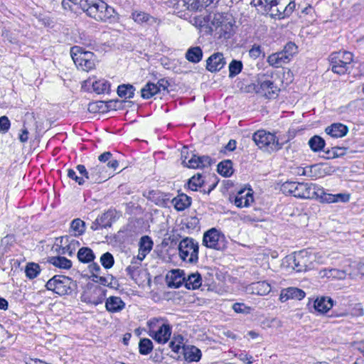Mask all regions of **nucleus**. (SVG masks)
<instances>
[{
  "label": "nucleus",
  "instance_id": "43",
  "mask_svg": "<svg viewBox=\"0 0 364 364\" xmlns=\"http://www.w3.org/2000/svg\"><path fill=\"white\" fill-rule=\"evenodd\" d=\"M204 181L203 179V176L200 173H198L193 176H192L188 182V187L193 191H198V188L201 187L203 184Z\"/></svg>",
  "mask_w": 364,
  "mask_h": 364
},
{
  "label": "nucleus",
  "instance_id": "24",
  "mask_svg": "<svg viewBox=\"0 0 364 364\" xmlns=\"http://www.w3.org/2000/svg\"><path fill=\"white\" fill-rule=\"evenodd\" d=\"M333 306V300L331 297L322 296L317 298L314 304L315 310L320 314L327 313Z\"/></svg>",
  "mask_w": 364,
  "mask_h": 364
},
{
  "label": "nucleus",
  "instance_id": "18",
  "mask_svg": "<svg viewBox=\"0 0 364 364\" xmlns=\"http://www.w3.org/2000/svg\"><path fill=\"white\" fill-rule=\"evenodd\" d=\"M60 250L58 252L62 255L73 256L76 249L80 246V242L68 235L63 236L60 240Z\"/></svg>",
  "mask_w": 364,
  "mask_h": 364
},
{
  "label": "nucleus",
  "instance_id": "33",
  "mask_svg": "<svg viewBox=\"0 0 364 364\" xmlns=\"http://www.w3.org/2000/svg\"><path fill=\"white\" fill-rule=\"evenodd\" d=\"M85 231V223L80 218L74 219L70 223V232L77 237L82 235Z\"/></svg>",
  "mask_w": 364,
  "mask_h": 364
},
{
  "label": "nucleus",
  "instance_id": "20",
  "mask_svg": "<svg viewBox=\"0 0 364 364\" xmlns=\"http://www.w3.org/2000/svg\"><path fill=\"white\" fill-rule=\"evenodd\" d=\"M153 245V240L149 236H142L139 243V254L137 256V259L140 262L143 261L146 256L152 250Z\"/></svg>",
  "mask_w": 364,
  "mask_h": 364
},
{
  "label": "nucleus",
  "instance_id": "44",
  "mask_svg": "<svg viewBox=\"0 0 364 364\" xmlns=\"http://www.w3.org/2000/svg\"><path fill=\"white\" fill-rule=\"evenodd\" d=\"M324 274L323 276H326L328 278H333L337 279H344L346 277V272L344 270H340L338 269H323Z\"/></svg>",
  "mask_w": 364,
  "mask_h": 364
},
{
  "label": "nucleus",
  "instance_id": "32",
  "mask_svg": "<svg viewBox=\"0 0 364 364\" xmlns=\"http://www.w3.org/2000/svg\"><path fill=\"white\" fill-rule=\"evenodd\" d=\"M77 257L78 260L82 263H90L95 258L93 251L87 247L80 248Z\"/></svg>",
  "mask_w": 364,
  "mask_h": 364
},
{
  "label": "nucleus",
  "instance_id": "7",
  "mask_svg": "<svg viewBox=\"0 0 364 364\" xmlns=\"http://www.w3.org/2000/svg\"><path fill=\"white\" fill-rule=\"evenodd\" d=\"M180 258L189 264H196L198 261L199 245L192 237H186L178 244Z\"/></svg>",
  "mask_w": 364,
  "mask_h": 364
},
{
  "label": "nucleus",
  "instance_id": "55",
  "mask_svg": "<svg viewBox=\"0 0 364 364\" xmlns=\"http://www.w3.org/2000/svg\"><path fill=\"white\" fill-rule=\"evenodd\" d=\"M282 50L292 58L294 54L297 52V46L294 43L289 42L285 45Z\"/></svg>",
  "mask_w": 364,
  "mask_h": 364
},
{
  "label": "nucleus",
  "instance_id": "28",
  "mask_svg": "<svg viewBox=\"0 0 364 364\" xmlns=\"http://www.w3.org/2000/svg\"><path fill=\"white\" fill-rule=\"evenodd\" d=\"M219 38L229 39L233 35V25L227 21L221 22L215 29Z\"/></svg>",
  "mask_w": 364,
  "mask_h": 364
},
{
  "label": "nucleus",
  "instance_id": "52",
  "mask_svg": "<svg viewBox=\"0 0 364 364\" xmlns=\"http://www.w3.org/2000/svg\"><path fill=\"white\" fill-rule=\"evenodd\" d=\"M191 154H194L192 152H188V149L184 146L181 151V159L182 161V164L184 166H186L188 168H189V164H190L189 161L191 160Z\"/></svg>",
  "mask_w": 364,
  "mask_h": 364
},
{
  "label": "nucleus",
  "instance_id": "10",
  "mask_svg": "<svg viewBox=\"0 0 364 364\" xmlns=\"http://www.w3.org/2000/svg\"><path fill=\"white\" fill-rule=\"evenodd\" d=\"M252 139L259 149H264L268 152L278 151L282 147L274 134L264 130H258L255 132Z\"/></svg>",
  "mask_w": 364,
  "mask_h": 364
},
{
  "label": "nucleus",
  "instance_id": "25",
  "mask_svg": "<svg viewBox=\"0 0 364 364\" xmlns=\"http://www.w3.org/2000/svg\"><path fill=\"white\" fill-rule=\"evenodd\" d=\"M191 155L190 168H203L209 166L211 164V159L208 156Z\"/></svg>",
  "mask_w": 364,
  "mask_h": 364
},
{
  "label": "nucleus",
  "instance_id": "64",
  "mask_svg": "<svg viewBox=\"0 0 364 364\" xmlns=\"http://www.w3.org/2000/svg\"><path fill=\"white\" fill-rule=\"evenodd\" d=\"M237 357L240 359V360L247 364H252L254 362L253 357L247 354L241 353L237 355Z\"/></svg>",
  "mask_w": 364,
  "mask_h": 364
},
{
  "label": "nucleus",
  "instance_id": "14",
  "mask_svg": "<svg viewBox=\"0 0 364 364\" xmlns=\"http://www.w3.org/2000/svg\"><path fill=\"white\" fill-rule=\"evenodd\" d=\"M90 183H101L113 176L112 173H109L105 165L97 164L90 168Z\"/></svg>",
  "mask_w": 364,
  "mask_h": 364
},
{
  "label": "nucleus",
  "instance_id": "2",
  "mask_svg": "<svg viewBox=\"0 0 364 364\" xmlns=\"http://www.w3.org/2000/svg\"><path fill=\"white\" fill-rule=\"evenodd\" d=\"M80 7L90 17L97 21L113 23L117 21L114 8L102 0H76Z\"/></svg>",
  "mask_w": 364,
  "mask_h": 364
},
{
  "label": "nucleus",
  "instance_id": "17",
  "mask_svg": "<svg viewBox=\"0 0 364 364\" xmlns=\"http://www.w3.org/2000/svg\"><path fill=\"white\" fill-rule=\"evenodd\" d=\"M226 64L222 53H214L206 60V69L210 73L219 72Z\"/></svg>",
  "mask_w": 364,
  "mask_h": 364
},
{
  "label": "nucleus",
  "instance_id": "38",
  "mask_svg": "<svg viewBox=\"0 0 364 364\" xmlns=\"http://www.w3.org/2000/svg\"><path fill=\"white\" fill-rule=\"evenodd\" d=\"M157 93L159 88L152 82H147L141 90V96L144 99H149Z\"/></svg>",
  "mask_w": 364,
  "mask_h": 364
},
{
  "label": "nucleus",
  "instance_id": "51",
  "mask_svg": "<svg viewBox=\"0 0 364 364\" xmlns=\"http://www.w3.org/2000/svg\"><path fill=\"white\" fill-rule=\"evenodd\" d=\"M136 259H135L134 257L132 260V264L129 265L125 269L127 275L129 276L131 278H134L136 270L139 268V265L141 264L140 261L136 264Z\"/></svg>",
  "mask_w": 364,
  "mask_h": 364
},
{
  "label": "nucleus",
  "instance_id": "26",
  "mask_svg": "<svg viewBox=\"0 0 364 364\" xmlns=\"http://www.w3.org/2000/svg\"><path fill=\"white\" fill-rule=\"evenodd\" d=\"M183 351L185 360L189 363L198 362L201 358L200 350L194 346H183Z\"/></svg>",
  "mask_w": 364,
  "mask_h": 364
},
{
  "label": "nucleus",
  "instance_id": "46",
  "mask_svg": "<svg viewBox=\"0 0 364 364\" xmlns=\"http://www.w3.org/2000/svg\"><path fill=\"white\" fill-rule=\"evenodd\" d=\"M41 268L38 264L28 263L25 269L26 275L30 279L36 278L40 273Z\"/></svg>",
  "mask_w": 364,
  "mask_h": 364
},
{
  "label": "nucleus",
  "instance_id": "60",
  "mask_svg": "<svg viewBox=\"0 0 364 364\" xmlns=\"http://www.w3.org/2000/svg\"><path fill=\"white\" fill-rule=\"evenodd\" d=\"M339 150H341V149L339 147H337V146L333 147V148H331V149H328L327 151H325V154H326L325 158L326 159H334V158L339 156L340 155L342 154H339L338 152V151H339Z\"/></svg>",
  "mask_w": 364,
  "mask_h": 364
},
{
  "label": "nucleus",
  "instance_id": "39",
  "mask_svg": "<svg viewBox=\"0 0 364 364\" xmlns=\"http://www.w3.org/2000/svg\"><path fill=\"white\" fill-rule=\"evenodd\" d=\"M232 164L230 160H224L218 165V172L224 177H229L232 173Z\"/></svg>",
  "mask_w": 364,
  "mask_h": 364
},
{
  "label": "nucleus",
  "instance_id": "45",
  "mask_svg": "<svg viewBox=\"0 0 364 364\" xmlns=\"http://www.w3.org/2000/svg\"><path fill=\"white\" fill-rule=\"evenodd\" d=\"M153 343L149 338H142L139 343V350L141 355H148L153 350Z\"/></svg>",
  "mask_w": 364,
  "mask_h": 364
},
{
  "label": "nucleus",
  "instance_id": "58",
  "mask_svg": "<svg viewBox=\"0 0 364 364\" xmlns=\"http://www.w3.org/2000/svg\"><path fill=\"white\" fill-rule=\"evenodd\" d=\"M261 53V46L256 44H254L249 50V55L253 59H257V58H259Z\"/></svg>",
  "mask_w": 364,
  "mask_h": 364
},
{
  "label": "nucleus",
  "instance_id": "9",
  "mask_svg": "<svg viewBox=\"0 0 364 364\" xmlns=\"http://www.w3.org/2000/svg\"><path fill=\"white\" fill-rule=\"evenodd\" d=\"M329 62L334 73L343 75L348 71L353 62V54L348 51L334 52L330 55Z\"/></svg>",
  "mask_w": 364,
  "mask_h": 364
},
{
  "label": "nucleus",
  "instance_id": "47",
  "mask_svg": "<svg viewBox=\"0 0 364 364\" xmlns=\"http://www.w3.org/2000/svg\"><path fill=\"white\" fill-rule=\"evenodd\" d=\"M100 262L105 269H110L114 265V259L110 252H107L101 256Z\"/></svg>",
  "mask_w": 364,
  "mask_h": 364
},
{
  "label": "nucleus",
  "instance_id": "36",
  "mask_svg": "<svg viewBox=\"0 0 364 364\" xmlns=\"http://www.w3.org/2000/svg\"><path fill=\"white\" fill-rule=\"evenodd\" d=\"M308 144L313 151L318 152L323 149L326 142L320 136L314 135L310 138Z\"/></svg>",
  "mask_w": 364,
  "mask_h": 364
},
{
  "label": "nucleus",
  "instance_id": "6",
  "mask_svg": "<svg viewBox=\"0 0 364 364\" xmlns=\"http://www.w3.org/2000/svg\"><path fill=\"white\" fill-rule=\"evenodd\" d=\"M211 0H176L173 5L174 13L180 18L187 19L191 12L201 11L209 6Z\"/></svg>",
  "mask_w": 364,
  "mask_h": 364
},
{
  "label": "nucleus",
  "instance_id": "1",
  "mask_svg": "<svg viewBox=\"0 0 364 364\" xmlns=\"http://www.w3.org/2000/svg\"><path fill=\"white\" fill-rule=\"evenodd\" d=\"M250 4L258 7L271 18L277 19L290 16L296 8L294 0H252Z\"/></svg>",
  "mask_w": 364,
  "mask_h": 364
},
{
  "label": "nucleus",
  "instance_id": "48",
  "mask_svg": "<svg viewBox=\"0 0 364 364\" xmlns=\"http://www.w3.org/2000/svg\"><path fill=\"white\" fill-rule=\"evenodd\" d=\"M255 289L257 290V294L259 295H267L271 291L270 284L265 282H259L255 284Z\"/></svg>",
  "mask_w": 364,
  "mask_h": 364
},
{
  "label": "nucleus",
  "instance_id": "5",
  "mask_svg": "<svg viewBox=\"0 0 364 364\" xmlns=\"http://www.w3.org/2000/svg\"><path fill=\"white\" fill-rule=\"evenodd\" d=\"M149 336L159 343H166L171 335V326L163 318H153L148 323Z\"/></svg>",
  "mask_w": 364,
  "mask_h": 364
},
{
  "label": "nucleus",
  "instance_id": "34",
  "mask_svg": "<svg viewBox=\"0 0 364 364\" xmlns=\"http://www.w3.org/2000/svg\"><path fill=\"white\" fill-rule=\"evenodd\" d=\"M48 261L55 267L60 269H68L72 267V262L61 256L50 257L48 258Z\"/></svg>",
  "mask_w": 364,
  "mask_h": 364
},
{
  "label": "nucleus",
  "instance_id": "50",
  "mask_svg": "<svg viewBox=\"0 0 364 364\" xmlns=\"http://www.w3.org/2000/svg\"><path fill=\"white\" fill-rule=\"evenodd\" d=\"M267 61L269 65L274 68H280L283 65L280 60L279 53H277V52L269 55Z\"/></svg>",
  "mask_w": 364,
  "mask_h": 364
},
{
  "label": "nucleus",
  "instance_id": "31",
  "mask_svg": "<svg viewBox=\"0 0 364 364\" xmlns=\"http://www.w3.org/2000/svg\"><path fill=\"white\" fill-rule=\"evenodd\" d=\"M98 160L102 163H107L105 166L108 169L115 171L119 166V161L113 158L112 154L109 151H105L98 156Z\"/></svg>",
  "mask_w": 364,
  "mask_h": 364
},
{
  "label": "nucleus",
  "instance_id": "29",
  "mask_svg": "<svg viewBox=\"0 0 364 364\" xmlns=\"http://www.w3.org/2000/svg\"><path fill=\"white\" fill-rule=\"evenodd\" d=\"M185 287L188 289H198L202 284V278L198 272L192 273L184 278Z\"/></svg>",
  "mask_w": 364,
  "mask_h": 364
},
{
  "label": "nucleus",
  "instance_id": "21",
  "mask_svg": "<svg viewBox=\"0 0 364 364\" xmlns=\"http://www.w3.org/2000/svg\"><path fill=\"white\" fill-rule=\"evenodd\" d=\"M306 293L303 290L296 287H289L282 291L280 294V300L282 302H284L289 299L301 300L304 299Z\"/></svg>",
  "mask_w": 364,
  "mask_h": 364
},
{
  "label": "nucleus",
  "instance_id": "40",
  "mask_svg": "<svg viewBox=\"0 0 364 364\" xmlns=\"http://www.w3.org/2000/svg\"><path fill=\"white\" fill-rule=\"evenodd\" d=\"M93 90L97 94L108 92L110 84L105 79L95 80L92 83Z\"/></svg>",
  "mask_w": 364,
  "mask_h": 364
},
{
  "label": "nucleus",
  "instance_id": "22",
  "mask_svg": "<svg viewBox=\"0 0 364 364\" xmlns=\"http://www.w3.org/2000/svg\"><path fill=\"white\" fill-rule=\"evenodd\" d=\"M125 307V303L119 296H111L106 299L105 309L110 313H118Z\"/></svg>",
  "mask_w": 364,
  "mask_h": 364
},
{
  "label": "nucleus",
  "instance_id": "3",
  "mask_svg": "<svg viewBox=\"0 0 364 364\" xmlns=\"http://www.w3.org/2000/svg\"><path fill=\"white\" fill-rule=\"evenodd\" d=\"M46 287L48 290L52 291L60 296H64L71 294L75 291L77 284L70 277L57 274L47 282Z\"/></svg>",
  "mask_w": 364,
  "mask_h": 364
},
{
  "label": "nucleus",
  "instance_id": "57",
  "mask_svg": "<svg viewBox=\"0 0 364 364\" xmlns=\"http://www.w3.org/2000/svg\"><path fill=\"white\" fill-rule=\"evenodd\" d=\"M77 171L79 172L80 175H82L81 177H83V178L87 180L90 182V169L88 170L86 168V167L84 165L79 164L76 166Z\"/></svg>",
  "mask_w": 364,
  "mask_h": 364
},
{
  "label": "nucleus",
  "instance_id": "37",
  "mask_svg": "<svg viewBox=\"0 0 364 364\" xmlns=\"http://www.w3.org/2000/svg\"><path fill=\"white\" fill-rule=\"evenodd\" d=\"M183 272L179 269L173 270L172 272L171 280L168 282V287L173 288H179L183 283H184V278L183 277Z\"/></svg>",
  "mask_w": 364,
  "mask_h": 364
},
{
  "label": "nucleus",
  "instance_id": "42",
  "mask_svg": "<svg viewBox=\"0 0 364 364\" xmlns=\"http://www.w3.org/2000/svg\"><path fill=\"white\" fill-rule=\"evenodd\" d=\"M229 77L232 78L241 73L243 64L241 60L233 59L229 64Z\"/></svg>",
  "mask_w": 364,
  "mask_h": 364
},
{
  "label": "nucleus",
  "instance_id": "63",
  "mask_svg": "<svg viewBox=\"0 0 364 364\" xmlns=\"http://www.w3.org/2000/svg\"><path fill=\"white\" fill-rule=\"evenodd\" d=\"M155 85H156V87L159 88V92H160L161 90H164V91L167 90L169 83H168V80H166L164 78H162V79H160L157 82V83L155 84Z\"/></svg>",
  "mask_w": 364,
  "mask_h": 364
},
{
  "label": "nucleus",
  "instance_id": "41",
  "mask_svg": "<svg viewBox=\"0 0 364 364\" xmlns=\"http://www.w3.org/2000/svg\"><path fill=\"white\" fill-rule=\"evenodd\" d=\"M316 193L314 198H320L322 202L327 203H333L335 202V194L327 193L324 191V189L316 185Z\"/></svg>",
  "mask_w": 364,
  "mask_h": 364
},
{
  "label": "nucleus",
  "instance_id": "8",
  "mask_svg": "<svg viewBox=\"0 0 364 364\" xmlns=\"http://www.w3.org/2000/svg\"><path fill=\"white\" fill-rule=\"evenodd\" d=\"M70 55L78 69L88 72L95 66V59L93 53L85 51L80 46H73L70 48Z\"/></svg>",
  "mask_w": 364,
  "mask_h": 364
},
{
  "label": "nucleus",
  "instance_id": "30",
  "mask_svg": "<svg viewBox=\"0 0 364 364\" xmlns=\"http://www.w3.org/2000/svg\"><path fill=\"white\" fill-rule=\"evenodd\" d=\"M203 50L200 46L189 48L186 53V58L191 63H198L203 58Z\"/></svg>",
  "mask_w": 364,
  "mask_h": 364
},
{
  "label": "nucleus",
  "instance_id": "61",
  "mask_svg": "<svg viewBox=\"0 0 364 364\" xmlns=\"http://www.w3.org/2000/svg\"><path fill=\"white\" fill-rule=\"evenodd\" d=\"M121 104V101L118 100H109L106 102L105 107L107 110H117L119 108Z\"/></svg>",
  "mask_w": 364,
  "mask_h": 364
},
{
  "label": "nucleus",
  "instance_id": "53",
  "mask_svg": "<svg viewBox=\"0 0 364 364\" xmlns=\"http://www.w3.org/2000/svg\"><path fill=\"white\" fill-rule=\"evenodd\" d=\"M232 308L237 314H249L250 311V308L242 303H235Z\"/></svg>",
  "mask_w": 364,
  "mask_h": 364
},
{
  "label": "nucleus",
  "instance_id": "4",
  "mask_svg": "<svg viewBox=\"0 0 364 364\" xmlns=\"http://www.w3.org/2000/svg\"><path fill=\"white\" fill-rule=\"evenodd\" d=\"M316 185L313 183L287 181L282 185L281 190L284 193L296 198L313 199L316 195Z\"/></svg>",
  "mask_w": 364,
  "mask_h": 364
},
{
  "label": "nucleus",
  "instance_id": "27",
  "mask_svg": "<svg viewBox=\"0 0 364 364\" xmlns=\"http://www.w3.org/2000/svg\"><path fill=\"white\" fill-rule=\"evenodd\" d=\"M171 203L178 211H183L191 205V198L186 194H179L171 200Z\"/></svg>",
  "mask_w": 364,
  "mask_h": 364
},
{
  "label": "nucleus",
  "instance_id": "11",
  "mask_svg": "<svg viewBox=\"0 0 364 364\" xmlns=\"http://www.w3.org/2000/svg\"><path fill=\"white\" fill-rule=\"evenodd\" d=\"M107 291V290L105 287L98 285H91L80 296L81 301L87 304L97 306L103 303Z\"/></svg>",
  "mask_w": 364,
  "mask_h": 364
},
{
  "label": "nucleus",
  "instance_id": "35",
  "mask_svg": "<svg viewBox=\"0 0 364 364\" xmlns=\"http://www.w3.org/2000/svg\"><path fill=\"white\" fill-rule=\"evenodd\" d=\"M135 87L130 84H122L117 87V94L125 99L132 98L134 95Z\"/></svg>",
  "mask_w": 364,
  "mask_h": 364
},
{
  "label": "nucleus",
  "instance_id": "13",
  "mask_svg": "<svg viewBox=\"0 0 364 364\" xmlns=\"http://www.w3.org/2000/svg\"><path fill=\"white\" fill-rule=\"evenodd\" d=\"M224 235L219 230L213 228L204 232L202 243L208 248L220 250L223 247L221 241Z\"/></svg>",
  "mask_w": 364,
  "mask_h": 364
},
{
  "label": "nucleus",
  "instance_id": "16",
  "mask_svg": "<svg viewBox=\"0 0 364 364\" xmlns=\"http://www.w3.org/2000/svg\"><path fill=\"white\" fill-rule=\"evenodd\" d=\"M130 18L137 24L140 25H147V26H154V25H159L161 23V20L151 16L149 14L146 13L142 11L133 10L132 11Z\"/></svg>",
  "mask_w": 364,
  "mask_h": 364
},
{
  "label": "nucleus",
  "instance_id": "59",
  "mask_svg": "<svg viewBox=\"0 0 364 364\" xmlns=\"http://www.w3.org/2000/svg\"><path fill=\"white\" fill-rule=\"evenodd\" d=\"M350 194L346 193H341L335 194L336 203H348L350 200Z\"/></svg>",
  "mask_w": 364,
  "mask_h": 364
},
{
  "label": "nucleus",
  "instance_id": "19",
  "mask_svg": "<svg viewBox=\"0 0 364 364\" xmlns=\"http://www.w3.org/2000/svg\"><path fill=\"white\" fill-rule=\"evenodd\" d=\"M254 90L257 93L264 95L277 94L279 91L272 81L260 78L257 80V83L254 84Z\"/></svg>",
  "mask_w": 364,
  "mask_h": 364
},
{
  "label": "nucleus",
  "instance_id": "12",
  "mask_svg": "<svg viewBox=\"0 0 364 364\" xmlns=\"http://www.w3.org/2000/svg\"><path fill=\"white\" fill-rule=\"evenodd\" d=\"M289 261L292 269L297 272H306L311 269L312 267L311 257L304 250L295 253L293 257L289 258Z\"/></svg>",
  "mask_w": 364,
  "mask_h": 364
},
{
  "label": "nucleus",
  "instance_id": "23",
  "mask_svg": "<svg viewBox=\"0 0 364 364\" xmlns=\"http://www.w3.org/2000/svg\"><path fill=\"white\" fill-rule=\"evenodd\" d=\"M325 132L331 137L341 138L347 134L348 128L347 126L341 123H334L327 127L325 129Z\"/></svg>",
  "mask_w": 364,
  "mask_h": 364
},
{
  "label": "nucleus",
  "instance_id": "15",
  "mask_svg": "<svg viewBox=\"0 0 364 364\" xmlns=\"http://www.w3.org/2000/svg\"><path fill=\"white\" fill-rule=\"evenodd\" d=\"M230 200L238 208L249 207L254 201L252 189H240Z\"/></svg>",
  "mask_w": 364,
  "mask_h": 364
},
{
  "label": "nucleus",
  "instance_id": "49",
  "mask_svg": "<svg viewBox=\"0 0 364 364\" xmlns=\"http://www.w3.org/2000/svg\"><path fill=\"white\" fill-rule=\"evenodd\" d=\"M97 224L101 228H106L112 225L111 215L108 213H103L97 218Z\"/></svg>",
  "mask_w": 364,
  "mask_h": 364
},
{
  "label": "nucleus",
  "instance_id": "56",
  "mask_svg": "<svg viewBox=\"0 0 364 364\" xmlns=\"http://www.w3.org/2000/svg\"><path fill=\"white\" fill-rule=\"evenodd\" d=\"M67 176L68 178L74 180L78 185L82 186L85 183V181L83 177L77 176L76 172L71 168L68 169Z\"/></svg>",
  "mask_w": 364,
  "mask_h": 364
},
{
  "label": "nucleus",
  "instance_id": "54",
  "mask_svg": "<svg viewBox=\"0 0 364 364\" xmlns=\"http://www.w3.org/2000/svg\"><path fill=\"white\" fill-rule=\"evenodd\" d=\"M11 126L10 121L6 116L0 117V132L6 133Z\"/></svg>",
  "mask_w": 364,
  "mask_h": 364
},
{
  "label": "nucleus",
  "instance_id": "62",
  "mask_svg": "<svg viewBox=\"0 0 364 364\" xmlns=\"http://www.w3.org/2000/svg\"><path fill=\"white\" fill-rule=\"evenodd\" d=\"M95 279H92V280L96 283H99L101 285H103L104 287H107L108 284V280L109 279V275L108 277H102L99 276L97 274H95Z\"/></svg>",
  "mask_w": 364,
  "mask_h": 364
}]
</instances>
